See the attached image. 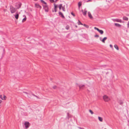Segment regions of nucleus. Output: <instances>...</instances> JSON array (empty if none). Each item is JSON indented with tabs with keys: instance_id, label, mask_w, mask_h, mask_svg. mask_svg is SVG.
<instances>
[{
	"instance_id": "obj_1",
	"label": "nucleus",
	"mask_w": 129,
	"mask_h": 129,
	"mask_svg": "<svg viewBox=\"0 0 129 129\" xmlns=\"http://www.w3.org/2000/svg\"><path fill=\"white\" fill-rule=\"evenodd\" d=\"M41 2L43 4V8L46 12H47L49 11V8L47 3L43 0H40Z\"/></svg>"
},
{
	"instance_id": "obj_2",
	"label": "nucleus",
	"mask_w": 129,
	"mask_h": 129,
	"mask_svg": "<svg viewBox=\"0 0 129 129\" xmlns=\"http://www.w3.org/2000/svg\"><path fill=\"white\" fill-rule=\"evenodd\" d=\"M10 10L12 13H13L15 12L16 10V9L14 7L12 6H11L10 7Z\"/></svg>"
},
{
	"instance_id": "obj_3",
	"label": "nucleus",
	"mask_w": 129,
	"mask_h": 129,
	"mask_svg": "<svg viewBox=\"0 0 129 129\" xmlns=\"http://www.w3.org/2000/svg\"><path fill=\"white\" fill-rule=\"evenodd\" d=\"M103 99L105 102H108L110 100V99L106 95H104L103 96Z\"/></svg>"
},
{
	"instance_id": "obj_4",
	"label": "nucleus",
	"mask_w": 129,
	"mask_h": 129,
	"mask_svg": "<svg viewBox=\"0 0 129 129\" xmlns=\"http://www.w3.org/2000/svg\"><path fill=\"white\" fill-rule=\"evenodd\" d=\"M24 125L26 128H27L30 126V124L27 121H26L24 123Z\"/></svg>"
},
{
	"instance_id": "obj_5",
	"label": "nucleus",
	"mask_w": 129,
	"mask_h": 129,
	"mask_svg": "<svg viewBox=\"0 0 129 129\" xmlns=\"http://www.w3.org/2000/svg\"><path fill=\"white\" fill-rule=\"evenodd\" d=\"M112 19L114 22H116L120 23L122 22L121 20L119 19Z\"/></svg>"
},
{
	"instance_id": "obj_6",
	"label": "nucleus",
	"mask_w": 129,
	"mask_h": 129,
	"mask_svg": "<svg viewBox=\"0 0 129 129\" xmlns=\"http://www.w3.org/2000/svg\"><path fill=\"white\" fill-rule=\"evenodd\" d=\"M94 29L98 30L101 35L103 34L104 33V31L103 30H100L99 28L96 27H94Z\"/></svg>"
},
{
	"instance_id": "obj_7",
	"label": "nucleus",
	"mask_w": 129,
	"mask_h": 129,
	"mask_svg": "<svg viewBox=\"0 0 129 129\" xmlns=\"http://www.w3.org/2000/svg\"><path fill=\"white\" fill-rule=\"evenodd\" d=\"M107 39V38L106 37H105L102 39V38L100 37V40L103 43H105V41Z\"/></svg>"
},
{
	"instance_id": "obj_8",
	"label": "nucleus",
	"mask_w": 129,
	"mask_h": 129,
	"mask_svg": "<svg viewBox=\"0 0 129 129\" xmlns=\"http://www.w3.org/2000/svg\"><path fill=\"white\" fill-rule=\"evenodd\" d=\"M35 7L41 9V7L38 4H35Z\"/></svg>"
},
{
	"instance_id": "obj_9",
	"label": "nucleus",
	"mask_w": 129,
	"mask_h": 129,
	"mask_svg": "<svg viewBox=\"0 0 129 129\" xmlns=\"http://www.w3.org/2000/svg\"><path fill=\"white\" fill-rule=\"evenodd\" d=\"M21 5V4L20 3H19L16 4V7H17V8L18 9L20 8Z\"/></svg>"
},
{
	"instance_id": "obj_10",
	"label": "nucleus",
	"mask_w": 129,
	"mask_h": 129,
	"mask_svg": "<svg viewBox=\"0 0 129 129\" xmlns=\"http://www.w3.org/2000/svg\"><path fill=\"white\" fill-rule=\"evenodd\" d=\"M82 11L83 13V15L84 16H85L86 15L87 11L86 10V9H85L84 11L82 10Z\"/></svg>"
},
{
	"instance_id": "obj_11",
	"label": "nucleus",
	"mask_w": 129,
	"mask_h": 129,
	"mask_svg": "<svg viewBox=\"0 0 129 129\" xmlns=\"http://www.w3.org/2000/svg\"><path fill=\"white\" fill-rule=\"evenodd\" d=\"M54 10L55 11V12H56L57 11V5H56L55 4H54Z\"/></svg>"
},
{
	"instance_id": "obj_12",
	"label": "nucleus",
	"mask_w": 129,
	"mask_h": 129,
	"mask_svg": "<svg viewBox=\"0 0 129 129\" xmlns=\"http://www.w3.org/2000/svg\"><path fill=\"white\" fill-rule=\"evenodd\" d=\"M2 95H0V98L2 100H6V96L4 95L3 96V98H1V96H2Z\"/></svg>"
},
{
	"instance_id": "obj_13",
	"label": "nucleus",
	"mask_w": 129,
	"mask_h": 129,
	"mask_svg": "<svg viewBox=\"0 0 129 129\" xmlns=\"http://www.w3.org/2000/svg\"><path fill=\"white\" fill-rule=\"evenodd\" d=\"M88 16L89 17L90 19H91V18H92V16L90 13V12H88Z\"/></svg>"
},
{
	"instance_id": "obj_14",
	"label": "nucleus",
	"mask_w": 129,
	"mask_h": 129,
	"mask_svg": "<svg viewBox=\"0 0 129 129\" xmlns=\"http://www.w3.org/2000/svg\"><path fill=\"white\" fill-rule=\"evenodd\" d=\"M82 5V2H80L78 3V5L79 8V9Z\"/></svg>"
},
{
	"instance_id": "obj_15",
	"label": "nucleus",
	"mask_w": 129,
	"mask_h": 129,
	"mask_svg": "<svg viewBox=\"0 0 129 129\" xmlns=\"http://www.w3.org/2000/svg\"><path fill=\"white\" fill-rule=\"evenodd\" d=\"M114 24L116 26L118 27H120L121 26V25L117 23H115Z\"/></svg>"
},
{
	"instance_id": "obj_16",
	"label": "nucleus",
	"mask_w": 129,
	"mask_h": 129,
	"mask_svg": "<svg viewBox=\"0 0 129 129\" xmlns=\"http://www.w3.org/2000/svg\"><path fill=\"white\" fill-rule=\"evenodd\" d=\"M59 15H61L62 17L63 18H64V15H63V14L61 12H59Z\"/></svg>"
},
{
	"instance_id": "obj_17",
	"label": "nucleus",
	"mask_w": 129,
	"mask_h": 129,
	"mask_svg": "<svg viewBox=\"0 0 129 129\" xmlns=\"http://www.w3.org/2000/svg\"><path fill=\"white\" fill-rule=\"evenodd\" d=\"M123 19L124 20H125L126 21H127L128 20V18L126 17V16H124L123 17Z\"/></svg>"
},
{
	"instance_id": "obj_18",
	"label": "nucleus",
	"mask_w": 129,
	"mask_h": 129,
	"mask_svg": "<svg viewBox=\"0 0 129 129\" xmlns=\"http://www.w3.org/2000/svg\"><path fill=\"white\" fill-rule=\"evenodd\" d=\"M23 16L24 17H25V18L23 19L22 20V22H23L24 21H26V16L25 15H23Z\"/></svg>"
},
{
	"instance_id": "obj_19",
	"label": "nucleus",
	"mask_w": 129,
	"mask_h": 129,
	"mask_svg": "<svg viewBox=\"0 0 129 129\" xmlns=\"http://www.w3.org/2000/svg\"><path fill=\"white\" fill-rule=\"evenodd\" d=\"M99 120L101 122H102L103 120V118L100 117H98Z\"/></svg>"
},
{
	"instance_id": "obj_20",
	"label": "nucleus",
	"mask_w": 129,
	"mask_h": 129,
	"mask_svg": "<svg viewBox=\"0 0 129 129\" xmlns=\"http://www.w3.org/2000/svg\"><path fill=\"white\" fill-rule=\"evenodd\" d=\"M84 86V85H81L79 86V88L80 89H82Z\"/></svg>"
},
{
	"instance_id": "obj_21",
	"label": "nucleus",
	"mask_w": 129,
	"mask_h": 129,
	"mask_svg": "<svg viewBox=\"0 0 129 129\" xmlns=\"http://www.w3.org/2000/svg\"><path fill=\"white\" fill-rule=\"evenodd\" d=\"M114 48L116 49L117 50H119V48H118V47L117 45H114Z\"/></svg>"
},
{
	"instance_id": "obj_22",
	"label": "nucleus",
	"mask_w": 129,
	"mask_h": 129,
	"mask_svg": "<svg viewBox=\"0 0 129 129\" xmlns=\"http://www.w3.org/2000/svg\"><path fill=\"white\" fill-rule=\"evenodd\" d=\"M62 10L63 11H66L65 8V6L64 5L63 6H62Z\"/></svg>"
},
{
	"instance_id": "obj_23",
	"label": "nucleus",
	"mask_w": 129,
	"mask_h": 129,
	"mask_svg": "<svg viewBox=\"0 0 129 129\" xmlns=\"http://www.w3.org/2000/svg\"><path fill=\"white\" fill-rule=\"evenodd\" d=\"M15 16V18L16 19H17L19 17V15L18 14H17L16 15H14Z\"/></svg>"
},
{
	"instance_id": "obj_24",
	"label": "nucleus",
	"mask_w": 129,
	"mask_h": 129,
	"mask_svg": "<svg viewBox=\"0 0 129 129\" xmlns=\"http://www.w3.org/2000/svg\"><path fill=\"white\" fill-rule=\"evenodd\" d=\"M121 105H122L123 103V102L122 101L120 100L118 102Z\"/></svg>"
},
{
	"instance_id": "obj_25",
	"label": "nucleus",
	"mask_w": 129,
	"mask_h": 129,
	"mask_svg": "<svg viewBox=\"0 0 129 129\" xmlns=\"http://www.w3.org/2000/svg\"><path fill=\"white\" fill-rule=\"evenodd\" d=\"M78 23L79 25H80V24L81 25H83V24H82L79 20H78Z\"/></svg>"
},
{
	"instance_id": "obj_26",
	"label": "nucleus",
	"mask_w": 129,
	"mask_h": 129,
	"mask_svg": "<svg viewBox=\"0 0 129 129\" xmlns=\"http://www.w3.org/2000/svg\"><path fill=\"white\" fill-rule=\"evenodd\" d=\"M62 4H61L59 5V8L60 10L62 8Z\"/></svg>"
},
{
	"instance_id": "obj_27",
	"label": "nucleus",
	"mask_w": 129,
	"mask_h": 129,
	"mask_svg": "<svg viewBox=\"0 0 129 129\" xmlns=\"http://www.w3.org/2000/svg\"><path fill=\"white\" fill-rule=\"evenodd\" d=\"M69 28L70 27L69 25H67L66 27V29L67 30L69 29Z\"/></svg>"
},
{
	"instance_id": "obj_28",
	"label": "nucleus",
	"mask_w": 129,
	"mask_h": 129,
	"mask_svg": "<svg viewBox=\"0 0 129 129\" xmlns=\"http://www.w3.org/2000/svg\"><path fill=\"white\" fill-rule=\"evenodd\" d=\"M89 112L91 114H93V112L91 110H89Z\"/></svg>"
},
{
	"instance_id": "obj_29",
	"label": "nucleus",
	"mask_w": 129,
	"mask_h": 129,
	"mask_svg": "<svg viewBox=\"0 0 129 129\" xmlns=\"http://www.w3.org/2000/svg\"><path fill=\"white\" fill-rule=\"evenodd\" d=\"M83 25L85 27H86L87 28H88L89 27V26L87 25H86L85 24H83Z\"/></svg>"
},
{
	"instance_id": "obj_30",
	"label": "nucleus",
	"mask_w": 129,
	"mask_h": 129,
	"mask_svg": "<svg viewBox=\"0 0 129 129\" xmlns=\"http://www.w3.org/2000/svg\"><path fill=\"white\" fill-rule=\"evenodd\" d=\"M52 3H53V2H55V1H54V0H49Z\"/></svg>"
},
{
	"instance_id": "obj_31",
	"label": "nucleus",
	"mask_w": 129,
	"mask_h": 129,
	"mask_svg": "<svg viewBox=\"0 0 129 129\" xmlns=\"http://www.w3.org/2000/svg\"><path fill=\"white\" fill-rule=\"evenodd\" d=\"M99 37V36L97 35H96L94 36V37Z\"/></svg>"
},
{
	"instance_id": "obj_32",
	"label": "nucleus",
	"mask_w": 129,
	"mask_h": 129,
	"mask_svg": "<svg viewBox=\"0 0 129 129\" xmlns=\"http://www.w3.org/2000/svg\"><path fill=\"white\" fill-rule=\"evenodd\" d=\"M53 88L54 89H56V86H54L53 87Z\"/></svg>"
},
{
	"instance_id": "obj_33",
	"label": "nucleus",
	"mask_w": 129,
	"mask_h": 129,
	"mask_svg": "<svg viewBox=\"0 0 129 129\" xmlns=\"http://www.w3.org/2000/svg\"><path fill=\"white\" fill-rule=\"evenodd\" d=\"M110 46L111 48H113V47L112 45H111V44L110 45Z\"/></svg>"
},
{
	"instance_id": "obj_34",
	"label": "nucleus",
	"mask_w": 129,
	"mask_h": 129,
	"mask_svg": "<svg viewBox=\"0 0 129 129\" xmlns=\"http://www.w3.org/2000/svg\"><path fill=\"white\" fill-rule=\"evenodd\" d=\"M71 14L72 15H73L74 16H75V15L74 13H73L72 12L71 13Z\"/></svg>"
},
{
	"instance_id": "obj_35",
	"label": "nucleus",
	"mask_w": 129,
	"mask_h": 129,
	"mask_svg": "<svg viewBox=\"0 0 129 129\" xmlns=\"http://www.w3.org/2000/svg\"><path fill=\"white\" fill-rule=\"evenodd\" d=\"M127 27H129V21H128V23L127 24Z\"/></svg>"
},
{
	"instance_id": "obj_36",
	"label": "nucleus",
	"mask_w": 129,
	"mask_h": 129,
	"mask_svg": "<svg viewBox=\"0 0 129 129\" xmlns=\"http://www.w3.org/2000/svg\"><path fill=\"white\" fill-rule=\"evenodd\" d=\"M23 93L25 94H28V93H27V92H23Z\"/></svg>"
},
{
	"instance_id": "obj_37",
	"label": "nucleus",
	"mask_w": 129,
	"mask_h": 129,
	"mask_svg": "<svg viewBox=\"0 0 129 129\" xmlns=\"http://www.w3.org/2000/svg\"><path fill=\"white\" fill-rule=\"evenodd\" d=\"M33 96H35L36 97H37V96L36 95H34V94H33Z\"/></svg>"
},
{
	"instance_id": "obj_38",
	"label": "nucleus",
	"mask_w": 129,
	"mask_h": 129,
	"mask_svg": "<svg viewBox=\"0 0 129 129\" xmlns=\"http://www.w3.org/2000/svg\"><path fill=\"white\" fill-rule=\"evenodd\" d=\"M2 101L1 100H0V104H1L2 103Z\"/></svg>"
},
{
	"instance_id": "obj_39",
	"label": "nucleus",
	"mask_w": 129,
	"mask_h": 129,
	"mask_svg": "<svg viewBox=\"0 0 129 129\" xmlns=\"http://www.w3.org/2000/svg\"><path fill=\"white\" fill-rule=\"evenodd\" d=\"M91 1V0H89L88 1H87V2H89V1Z\"/></svg>"
},
{
	"instance_id": "obj_40",
	"label": "nucleus",
	"mask_w": 129,
	"mask_h": 129,
	"mask_svg": "<svg viewBox=\"0 0 129 129\" xmlns=\"http://www.w3.org/2000/svg\"><path fill=\"white\" fill-rule=\"evenodd\" d=\"M29 110L30 111H31V109H29Z\"/></svg>"
},
{
	"instance_id": "obj_41",
	"label": "nucleus",
	"mask_w": 129,
	"mask_h": 129,
	"mask_svg": "<svg viewBox=\"0 0 129 129\" xmlns=\"http://www.w3.org/2000/svg\"><path fill=\"white\" fill-rule=\"evenodd\" d=\"M1 98H3V97H2V96H1Z\"/></svg>"
},
{
	"instance_id": "obj_42",
	"label": "nucleus",
	"mask_w": 129,
	"mask_h": 129,
	"mask_svg": "<svg viewBox=\"0 0 129 129\" xmlns=\"http://www.w3.org/2000/svg\"><path fill=\"white\" fill-rule=\"evenodd\" d=\"M106 129V128H105V129Z\"/></svg>"
}]
</instances>
